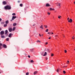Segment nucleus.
I'll return each instance as SVG.
<instances>
[{
	"label": "nucleus",
	"instance_id": "obj_18",
	"mask_svg": "<svg viewBox=\"0 0 75 75\" xmlns=\"http://www.w3.org/2000/svg\"><path fill=\"white\" fill-rule=\"evenodd\" d=\"M11 34H12L11 33H10L8 35V37H11Z\"/></svg>",
	"mask_w": 75,
	"mask_h": 75
},
{
	"label": "nucleus",
	"instance_id": "obj_50",
	"mask_svg": "<svg viewBox=\"0 0 75 75\" xmlns=\"http://www.w3.org/2000/svg\"><path fill=\"white\" fill-rule=\"evenodd\" d=\"M39 35H40V37H41V35H40V34H39Z\"/></svg>",
	"mask_w": 75,
	"mask_h": 75
},
{
	"label": "nucleus",
	"instance_id": "obj_42",
	"mask_svg": "<svg viewBox=\"0 0 75 75\" xmlns=\"http://www.w3.org/2000/svg\"><path fill=\"white\" fill-rule=\"evenodd\" d=\"M1 20H2V19H1V18H0V21H1Z\"/></svg>",
	"mask_w": 75,
	"mask_h": 75
},
{
	"label": "nucleus",
	"instance_id": "obj_19",
	"mask_svg": "<svg viewBox=\"0 0 75 75\" xmlns=\"http://www.w3.org/2000/svg\"><path fill=\"white\" fill-rule=\"evenodd\" d=\"M16 30V27H14L13 28V30H12V31H14V30Z\"/></svg>",
	"mask_w": 75,
	"mask_h": 75
},
{
	"label": "nucleus",
	"instance_id": "obj_4",
	"mask_svg": "<svg viewBox=\"0 0 75 75\" xmlns=\"http://www.w3.org/2000/svg\"><path fill=\"white\" fill-rule=\"evenodd\" d=\"M17 18V16H13L12 18V20H14V19H15V18Z\"/></svg>",
	"mask_w": 75,
	"mask_h": 75
},
{
	"label": "nucleus",
	"instance_id": "obj_35",
	"mask_svg": "<svg viewBox=\"0 0 75 75\" xmlns=\"http://www.w3.org/2000/svg\"><path fill=\"white\" fill-rule=\"evenodd\" d=\"M49 74V72H47L46 73V74H47V75H48V74Z\"/></svg>",
	"mask_w": 75,
	"mask_h": 75
},
{
	"label": "nucleus",
	"instance_id": "obj_22",
	"mask_svg": "<svg viewBox=\"0 0 75 75\" xmlns=\"http://www.w3.org/2000/svg\"><path fill=\"white\" fill-rule=\"evenodd\" d=\"M7 24H4V27H7Z\"/></svg>",
	"mask_w": 75,
	"mask_h": 75
},
{
	"label": "nucleus",
	"instance_id": "obj_25",
	"mask_svg": "<svg viewBox=\"0 0 75 75\" xmlns=\"http://www.w3.org/2000/svg\"><path fill=\"white\" fill-rule=\"evenodd\" d=\"M30 62L32 63V62H34L33 61V60H31L30 61Z\"/></svg>",
	"mask_w": 75,
	"mask_h": 75
},
{
	"label": "nucleus",
	"instance_id": "obj_5",
	"mask_svg": "<svg viewBox=\"0 0 75 75\" xmlns=\"http://www.w3.org/2000/svg\"><path fill=\"white\" fill-rule=\"evenodd\" d=\"M68 22H69V23H72V20L71 19H70L68 21Z\"/></svg>",
	"mask_w": 75,
	"mask_h": 75
},
{
	"label": "nucleus",
	"instance_id": "obj_17",
	"mask_svg": "<svg viewBox=\"0 0 75 75\" xmlns=\"http://www.w3.org/2000/svg\"><path fill=\"white\" fill-rule=\"evenodd\" d=\"M41 54L42 55H44V52H43L41 53Z\"/></svg>",
	"mask_w": 75,
	"mask_h": 75
},
{
	"label": "nucleus",
	"instance_id": "obj_29",
	"mask_svg": "<svg viewBox=\"0 0 75 75\" xmlns=\"http://www.w3.org/2000/svg\"><path fill=\"white\" fill-rule=\"evenodd\" d=\"M45 31V32H48V29H46Z\"/></svg>",
	"mask_w": 75,
	"mask_h": 75
},
{
	"label": "nucleus",
	"instance_id": "obj_11",
	"mask_svg": "<svg viewBox=\"0 0 75 75\" xmlns=\"http://www.w3.org/2000/svg\"><path fill=\"white\" fill-rule=\"evenodd\" d=\"M5 23H6V24H8V23L9 22H8V20H7L6 21Z\"/></svg>",
	"mask_w": 75,
	"mask_h": 75
},
{
	"label": "nucleus",
	"instance_id": "obj_30",
	"mask_svg": "<svg viewBox=\"0 0 75 75\" xmlns=\"http://www.w3.org/2000/svg\"><path fill=\"white\" fill-rule=\"evenodd\" d=\"M29 74V73L28 72H27L26 73V75H28Z\"/></svg>",
	"mask_w": 75,
	"mask_h": 75
},
{
	"label": "nucleus",
	"instance_id": "obj_37",
	"mask_svg": "<svg viewBox=\"0 0 75 75\" xmlns=\"http://www.w3.org/2000/svg\"><path fill=\"white\" fill-rule=\"evenodd\" d=\"M60 17H61V16H59L58 17L59 18H60Z\"/></svg>",
	"mask_w": 75,
	"mask_h": 75
},
{
	"label": "nucleus",
	"instance_id": "obj_24",
	"mask_svg": "<svg viewBox=\"0 0 75 75\" xmlns=\"http://www.w3.org/2000/svg\"><path fill=\"white\" fill-rule=\"evenodd\" d=\"M47 51H48V52H50V49H47Z\"/></svg>",
	"mask_w": 75,
	"mask_h": 75
},
{
	"label": "nucleus",
	"instance_id": "obj_47",
	"mask_svg": "<svg viewBox=\"0 0 75 75\" xmlns=\"http://www.w3.org/2000/svg\"><path fill=\"white\" fill-rule=\"evenodd\" d=\"M4 22H2L1 23V24H4Z\"/></svg>",
	"mask_w": 75,
	"mask_h": 75
},
{
	"label": "nucleus",
	"instance_id": "obj_14",
	"mask_svg": "<svg viewBox=\"0 0 75 75\" xmlns=\"http://www.w3.org/2000/svg\"><path fill=\"white\" fill-rule=\"evenodd\" d=\"M5 34H7V33H8V30H6L5 32Z\"/></svg>",
	"mask_w": 75,
	"mask_h": 75
},
{
	"label": "nucleus",
	"instance_id": "obj_38",
	"mask_svg": "<svg viewBox=\"0 0 75 75\" xmlns=\"http://www.w3.org/2000/svg\"><path fill=\"white\" fill-rule=\"evenodd\" d=\"M28 58H30V55H28Z\"/></svg>",
	"mask_w": 75,
	"mask_h": 75
},
{
	"label": "nucleus",
	"instance_id": "obj_51",
	"mask_svg": "<svg viewBox=\"0 0 75 75\" xmlns=\"http://www.w3.org/2000/svg\"><path fill=\"white\" fill-rule=\"evenodd\" d=\"M35 24L33 25V27H34V26H35Z\"/></svg>",
	"mask_w": 75,
	"mask_h": 75
},
{
	"label": "nucleus",
	"instance_id": "obj_10",
	"mask_svg": "<svg viewBox=\"0 0 75 75\" xmlns=\"http://www.w3.org/2000/svg\"><path fill=\"white\" fill-rule=\"evenodd\" d=\"M3 47H4V48H7V46L5 44H4L3 46Z\"/></svg>",
	"mask_w": 75,
	"mask_h": 75
},
{
	"label": "nucleus",
	"instance_id": "obj_3",
	"mask_svg": "<svg viewBox=\"0 0 75 75\" xmlns=\"http://www.w3.org/2000/svg\"><path fill=\"white\" fill-rule=\"evenodd\" d=\"M57 5V6H59V7H60L61 5V4L59 3H57L56 4Z\"/></svg>",
	"mask_w": 75,
	"mask_h": 75
},
{
	"label": "nucleus",
	"instance_id": "obj_31",
	"mask_svg": "<svg viewBox=\"0 0 75 75\" xmlns=\"http://www.w3.org/2000/svg\"><path fill=\"white\" fill-rule=\"evenodd\" d=\"M51 57H53L54 56V54L52 53L51 54Z\"/></svg>",
	"mask_w": 75,
	"mask_h": 75
},
{
	"label": "nucleus",
	"instance_id": "obj_39",
	"mask_svg": "<svg viewBox=\"0 0 75 75\" xmlns=\"http://www.w3.org/2000/svg\"><path fill=\"white\" fill-rule=\"evenodd\" d=\"M45 28H47V25L45 26Z\"/></svg>",
	"mask_w": 75,
	"mask_h": 75
},
{
	"label": "nucleus",
	"instance_id": "obj_32",
	"mask_svg": "<svg viewBox=\"0 0 75 75\" xmlns=\"http://www.w3.org/2000/svg\"><path fill=\"white\" fill-rule=\"evenodd\" d=\"M12 15H13V16L15 15H16V13H13L12 14Z\"/></svg>",
	"mask_w": 75,
	"mask_h": 75
},
{
	"label": "nucleus",
	"instance_id": "obj_60",
	"mask_svg": "<svg viewBox=\"0 0 75 75\" xmlns=\"http://www.w3.org/2000/svg\"><path fill=\"white\" fill-rule=\"evenodd\" d=\"M42 36H43V34H42Z\"/></svg>",
	"mask_w": 75,
	"mask_h": 75
},
{
	"label": "nucleus",
	"instance_id": "obj_8",
	"mask_svg": "<svg viewBox=\"0 0 75 75\" xmlns=\"http://www.w3.org/2000/svg\"><path fill=\"white\" fill-rule=\"evenodd\" d=\"M3 3L4 5H5L7 4V2L6 1H4L3 2Z\"/></svg>",
	"mask_w": 75,
	"mask_h": 75
},
{
	"label": "nucleus",
	"instance_id": "obj_55",
	"mask_svg": "<svg viewBox=\"0 0 75 75\" xmlns=\"http://www.w3.org/2000/svg\"><path fill=\"white\" fill-rule=\"evenodd\" d=\"M67 62H69V61L68 60L67 61Z\"/></svg>",
	"mask_w": 75,
	"mask_h": 75
},
{
	"label": "nucleus",
	"instance_id": "obj_1",
	"mask_svg": "<svg viewBox=\"0 0 75 75\" xmlns=\"http://www.w3.org/2000/svg\"><path fill=\"white\" fill-rule=\"evenodd\" d=\"M5 8L6 10H10L11 8V6L7 5L5 7Z\"/></svg>",
	"mask_w": 75,
	"mask_h": 75
},
{
	"label": "nucleus",
	"instance_id": "obj_54",
	"mask_svg": "<svg viewBox=\"0 0 75 75\" xmlns=\"http://www.w3.org/2000/svg\"><path fill=\"white\" fill-rule=\"evenodd\" d=\"M18 3H20V1H18Z\"/></svg>",
	"mask_w": 75,
	"mask_h": 75
},
{
	"label": "nucleus",
	"instance_id": "obj_33",
	"mask_svg": "<svg viewBox=\"0 0 75 75\" xmlns=\"http://www.w3.org/2000/svg\"><path fill=\"white\" fill-rule=\"evenodd\" d=\"M50 11H51V10H52V8H50Z\"/></svg>",
	"mask_w": 75,
	"mask_h": 75
},
{
	"label": "nucleus",
	"instance_id": "obj_63",
	"mask_svg": "<svg viewBox=\"0 0 75 75\" xmlns=\"http://www.w3.org/2000/svg\"><path fill=\"white\" fill-rule=\"evenodd\" d=\"M74 50H75V49H74Z\"/></svg>",
	"mask_w": 75,
	"mask_h": 75
},
{
	"label": "nucleus",
	"instance_id": "obj_64",
	"mask_svg": "<svg viewBox=\"0 0 75 75\" xmlns=\"http://www.w3.org/2000/svg\"><path fill=\"white\" fill-rule=\"evenodd\" d=\"M0 74H1V72H0Z\"/></svg>",
	"mask_w": 75,
	"mask_h": 75
},
{
	"label": "nucleus",
	"instance_id": "obj_15",
	"mask_svg": "<svg viewBox=\"0 0 75 75\" xmlns=\"http://www.w3.org/2000/svg\"><path fill=\"white\" fill-rule=\"evenodd\" d=\"M47 54V52H45L44 55H43V56H46V55Z\"/></svg>",
	"mask_w": 75,
	"mask_h": 75
},
{
	"label": "nucleus",
	"instance_id": "obj_46",
	"mask_svg": "<svg viewBox=\"0 0 75 75\" xmlns=\"http://www.w3.org/2000/svg\"><path fill=\"white\" fill-rule=\"evenodd\" d=\"M46 58L47 59H46V60H47V59H48V58L47 57H46Z\"/></svg>",
	"mask_w": 75,
	"mask_h": 75
},
{
	"label": "nucleus",
	"instance_id": "obj_21",
	"mask_svg": "<svg viewBox=\"0 0 75 75\" xmlns=\"http://www.w3.org/2000/svg\"><path fill=\"white\" fill-rule=\"evenodd\" d=\"M40 28H42V29L43 30V27H42V25H41V26L40 27Z\"/></svg>",
	"mask_w": 75,
	"mask_h": 75
},
{
	"label": "nucleus",
	"instance_id": "obj_58",
	"mask_svg": "<svg viewBox=\"0 0 75 75\" xmlns=\"http://www.w3.org/2000/svg\"><path fill=\"white\" fill-rule=\"evenodd\" d=\"M47 33L48 34H50V32H49V33Z\"/></svg>",
	"mask_w": 75,
	"mask_h": 75
},
{
	"label": "nucleus",
	"instance_id": "obj_61",
	"mask_svg": "<svg viewBox=\"0 0 75 75\" xmlns=\"http://www.w3.org/2000/svg\"><path fill=\"white\" fill-rule=\"evenodd\" d=\"M67 64H69V62H67Z\"/></svg>",
	"mask_w": 75,
	"mask_h": 75
},
{
	"label": "nucleus",
	"instance_id": "obj_26",
	"mask_svg": "<svg viewBox=\"0 0 75 75\" xmlns=\"http://www.w3.org/2000/svg\"><path fill=\"white\" fill-rule=\"evenodd\" d=\"M37 42H40V41L38 40L36 41Z\"/></svg>",
	"mask_w": 75,
	"mask_h": 75
},
{
	"label": "nucleus",
	"instance_id": "obj_52",
	"mask_svg": "<svg viewBox=\"0 0 75 75\" xmlns=\"http://www.w3.org/2000/svg\"><path fill=\"white\" fill-rule=\"evenodd\" d=\"M69 19V18H67V20H68Z\"/></svg>",
	"mask_w": 75,
	"mask_h": 75
},
{
	"label": "nucleus",
	"instance_id": "obj_6",
	"mask_svg": "<svg viewBox=\"0 0 75 75\" xmlns=\"http://www.w3.org/2000/svg\"><path fill=\"white\" fill-rule=\"evenodd\" d=\"M49 6H50V5L48 3L46 4V7H49Z\"/></svg>",
	"mask_w": 75,
	"mask_h": 75
},
{
	"label": "nucleus",
	"instance_id": "obj_40",
	"mask_svg": "<svg viewBox=\"0 0 75 75\" xmlns=\"http://www.w3.org/2000/svg\"><path fill=\"white\" fill-rule=\"evenodd\" d=\"M48 44V42H47L46 43H45V45H47Z\"/></svg>",
	"mask_w": 75,
	"mask_h": 75
},
{
	"label": "nucleus",
	"instance_id": "obj_9",
	"mask_svg": "<svg viewBox=\"0 0 75 75\" xmlns=\"http://www.w3.org/2000/svg\"><path fill=\"white\" fill-rule=\"evenodd\" d=\"M12 28H9V29H8V30L9 31V32H11V31H12Z\"/></svg>",
	"mask_w": 75,
	"mask_h": 75
},
{
	"label": "nucleus",
	"instance_id": "obj_56",
	"mask_svg": "<svg viewBox=\"0 0 75 75\" xmlns=\"http://www.w3.org/2000/svg\"><path fill=\"white\" fill-rule=\"evenodd\" d=\"M52 34H54V33H52Z\"/></svg>",
	"mask_w": 75,
	"mask_h": 75
},
{
	"label": "nucleus",
	"instance_id": "obj_12",
	"mask_svg": "<svg viewBox=\"0 0 75 75\" xmlns=\"http://www.w3.org/2000/svg\"><path fill=\"white\" fill-rule=\"evenodd\" d=\"M61 69L59 68H58L57 70V72H59V71H61Z\"/></svg>",
	"mask_w": 75,
	"mask_h": 75
},
{
	"label": "nucleus",
	"instance_id": "obj_59",
	"mask_svg": "<svg viewBox=\"0 0 75 75\" xmlns=\"http://www.w3.org/2000/svg\"><path fill=\"white\" fill-rule=\"evenodd\" d=\"M11 21H12V20H11Z\"/></svg>",
	"mask_w": 75,
	"mask_h": 75
},
{
	"label": "nucleus",
	"instance_id": "obj_13",
	"mask_svg": "<svg viewBox=\"0 0 75 75\" xmlns=\"http://www.w3.org/2000/svg\"><path fill=\"white\" fill-rule=\"evenodd\" d=\"M37 73H38V71H35V72H34V73H33V74H37Z\"/></svg>",
	"mask_w": 75,
	"mask_h": 75
},
{
	"label": "nucleus",
	"instance_id": "obj_41",
	"mask_svg": "<svg viewBox=\"0 0 75 75\" xmlns=\"http://www.w3.org/2000/svg\"><path fill=\"white\" fill-rule=\"evenodd\" d=\"M67 67V66L63 67V68H65V67Z\"/></svg>",
	"mask_w": 75,
	"mask_h": 75
},
{
	"label": "nucleus",
	"instance_id": "obj_36",
	"mask_svg": "<svg viewBox=\"0 0 75 75\" xmlns=\"http://www.w3.org/2000/svg\"><path fill=\"white\" fill-rule=\"evenodd\" d=\"M47 14H48V15H50V13L49 12H47Z\"/></svg>",
	"mask_w": 75,
	"mask_h": 75
},
{
	"label": "nucleus",
	"instance_id": "obj_45",
	"mask_svg": "<svg viewBox=\"0 0 75 75\" xmlns=\"http://www.w3.org/2000/svg\"><path fill=\"white\" fill-rule=\"evenodd\" d=\"M6 35V37H7V36H8V35H7V34H6V35Z\"/></svg>",
	"mask_w": 75,
	"mask_h": 75
},
{
	"label": "nucleus",
	"instance_id": "obj_27",
	"mask_svg": "<svg viewBox=\"0 0 75 75\" xmlns=\"http://www.w3.org/2000/svg\"><path fill=\"white\" fill-rule=\"evenodd\" d=\"M63 72L64 74H66V72L65 71H63Z\"/></svg>",
	"mask_w": 75,
	"mask_h": 75
},
{
	"label": "nucleus",
	"instance_id": "obj_57",
	"mask_svg": "<svg viewBox=\"0 0 75 75\" xmlns=\"http://www.w3.org/2000/svg\"><path fill=\"white\" fill-rule=\"evenodd\" d=\"M44 51H46V49H45Z\"/></svg>",
	"mask_w": 75,
	"mask_h": 75
},
{
	"label": "nucleus",
	"instance_id": "obj_7",
	"mask_svg": "<svg viewBox=\"0 0 75 75\" xmlns=\"http://www.w3.org/2000/svg\"><path fill=\"white\" fill-rule=\"evenodd\" d=\"M1 35V38H6V36H5L4 35Z\"/></svg>",
	"mask_w": 75,
	"mask_h": 75
},
{
	"label": "nucleus",
	"instance_id": "obj_43",
	"mask_svg": "<svg viewBox=\"0 0 75 75\" xmlns=\"http://www.w3.org/2000/svg\"><path fill=\"white\" fill-rule=\"evenodd\" d=\"M55 37H58V35H56Z\"/></svg>",
	"mask_w": 75,
	"mask_h": 75
},
{
	"label": "nucleus",
	"instance_id": "obj_44",
	"mask_svg": "<svg viewBox=\"0 0 75 75\" xmlns=\"http://www.w3.org/2000/svg\"><path fill=\"white\" fill-rule=\"evenodd\" d=\"M74 36H73V37L72 38V39H73V40H74Z\"/></svg>",
	"mask_w": 75,
	"mask_h": 75
},
{
	"label": "nucleus",
	"instance_id": "obj_23",
	"mask_svg": "<svg viewBox=\"0 0 75 75\" xmlns=\"http://www.w3.org/2000/svg\"><path fill=\"white\" fill-rule=\"evenodd\" d=\"M6 41H9V39L8 38L6 39Z\"/></svg>",
	"mask_w": 75,
	"mask_h": 75
},
{
	"label": "nucleus",
	"instance_id": "obj_20",
	"mask_svg": "<svg viewBox=\"0 0 75 75\" xmlns=\"http://www.w3.org/2000/svg\"><path fill=\"white\" fill-rule=\"evenodd\" d=\"M34 48H33L32 49H30V51H31V52H33V50H34Z\"/></svg>",
	"mask_w": 75,
	"mask_h": 75
},
{
	"label": "nucleus",
	"instance_id": "obj_62",
	"mask_svg": "<svg viewBox=\"0 0 75 75\" xmlns=\"http://www.w3.org/2000/svg\"><path fill=\"white\" fill-rule=\"evenodd\" d=\"M45 25H44V27H45Z\"/></svg>",
	"mask_w": 75,
	"mask_h": 75
},
{
	"label": "nucleus",
	"instance_id": "obj_2",
	"mask_svg": "<svg viewBox=\"0 0 75 75\" xmlns=\"http://www.w3.org/2000/svg\"><path fill=\"white\" fill-rule=\"evenodd\" d=\"M1 35H2L4 34V32L3 31H2L0 32Z\"/></svg>",
	"mask_w": 75,
	"mask_h": 75
},
{
	"label": "nucleus",
	"instance_id": "obj_16",
	"mask_svg": "<svg viewBox=\"0 0 75 75\" xmlns=\"http://www.w3.org/2000/svg\"><path fill=\"white\" fill-rule=\"evenodd\" d=\"M16 25H17V23H14L13 24V25L14 27H15V26H16Z\"/></svg>",
	"mask_w": 75,
	"mask_h": 75
},
{
	"label": "nucleus",
	"instance_id": "obj_34",
	"mask_svg": "<svg viewBox=\"0 0 75 75\" xmlns=\"http://www.w3.org/2000/svg\"><path fill=\"white\" fill-rule=\"evenodd\" d=\"M67 50H64V52L65 53H67Z\"/></svg>",
	"mask_w": 75,
	"mask_h": 75
},
{
	"label": "nucleus",
	"instance_id": "obj_53",
	"mask_svg": "<svg viewBox=\"0 0 75 75\" xmlns=\"http://www.w3.org/2000/svg\"><path fill=\"white\" fill-rule=\"evenodd\" d=\"M49 39H51V38H50V37L49 38Z\"/></svg>",
	"mask_w": 75,
	"mask_h": 75
},
{
	"label": "nucleus",
	"instance_id": "obj_28",
	"mask_svg": "<svg viewBox=\"0 0 75 75\" xmlns=\"http://www.w3.org/2000/svg\"><path fill=\"white\" fill-rule=\"evenodd\" d=\"M20 6H21V7H22V6H23V4H20Z\"/></svg>",
	"mask_w": 75,
	"mask_h": 75
},
{
	"label": "nucleus",
	"instance_id": "obj_49",
	"mask_svg": "<svg viewBox=\"0 0 75 75\" xmlns=\"http://www.w3.org/2000/svg\"><path fill=\"white\" fill-rule=\"evenodd\" d=\"M54 8L52 9V10H54Z\"/></svg>",
	"mask_w": 75,
	"mask_h": 75
},
{
	"label": "nucleus",
	"instance_id": "obj_48",
	"mask_svg": "<svg viewBox=\"0 0 75 75\" xmlns=\"http://www.w3.org/2000/svg\"><path fill=\"white\" fill-rule=\"evenodd\" d=\"M1 28H0V31H1Z\"/></svg>",
	"mask_w": 75,
	"mask_h": 75
}]
</instances>
